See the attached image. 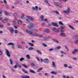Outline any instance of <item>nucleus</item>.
Returning <instances> with one entry per match:
<instances>
[{
	"instance_id": "nucleus-45",
	"label": "nucleus",
	"mask_w": 78,
	"mask_h": 78,
	"mask_svg": "<svg viewBox=\"0 0 78 78\" xmlns=\"http://www.w3.org/2000/svg\"><path fill=\"white\" fill-rule=\"evenodd\" d=\"M65 48L66 49L67 51H69V48H68L66 46H65Z\"/></svg>"
},
{
	"instance_id": "nucleus-52",
	"label": "nucleus",
	"mask_w": 78,
	"mask_h": 78,
	"mask_svg": "<svg viewBox=\"0 0 78 78\" xmlns=\"http://www.w3.org/2000/svg\"><path fill=\"white\" fill-rule=\"evenodd\" d=\"M19 33L20 35H24V34H23L22 32H19Z\"/></svg>"
},
{
	"instance_id": "nucleus-35",
	"label": "nucleus",
	"mask_w": 78,
	"mask_h": 78,
	"mask_svg": "<svg viewBox=\"0 0 78 78\" xmlns=\"http://www.w3.org/2000/svg\"><path fill=\"white\" fill-rule=\"evenodd\" d=\"M28 44H29V45H30V46H31V47H33V46H34V44H32V43H28Z\"/></svg>"
},
{
	"instance_id": "nucleus-53",
	"label": "nucleus",
	"mask_w": 78,
	"mask_h": 78,
	"mask_svg": "<svg viewBox=\"0 0 78 78\" xmlns=\"http://www.w3.org/2000/svg\"><path fill=\"white\" fill-rule=\"evenodd\" d=\"M56 29L55 28H54L52 29L53 31H55L56 30Z\"/></svg>"
},
{
	"instance_id": "nucleus-40",
	"label": "nucleus",
	"mask_w": 78,
	"mask_h": 78,
	"mask_svg": "<svg viewBox=\"0 0 78 78\" xmlns=\"http://www.w3.org/2000/svg\"><path fill=\"white\" fill-rule=\"evenodd\" d=\"M0 28H4V26L3 24H0Z\"/></svg>"
},
{
	"instance_id": "nucleus-19",
	"label": "nucleus",
	"mask_w": 78,
	"mask_h": 78,
	"mask_svg": "<svg viewBox=\"0 0 78 78\" xmlns=\"http://www.w3.org/2000/svg\"><path fill=\"white\" fill-rule=\"evenodd\" d=\"M8 20V19H5L2 20V22L3 23H5V22H7Z\"/></svg>"
},
{
	"instance_id": "nucleus-50",
	"label": "nucleus",
	"mask_w": 78,
	"mask_h": 78,
	"mask_svg": "<svg viewBox=\"0 0 78 78\" xmlns=\"http://www.w3.org/2000/svg\"><path fill=\"white\" fill-rule=\"evenodd\" d=\"M23 60H24V58H21L20 59V61H23Z\"/></svg>"
},
{
	"instance_id": "nucleus-10",
	"label": "nucleus",
	"mask_w": 78,
	"mask_h": 78,
	"mask_svg": "<svg viewBox=\"0 0 78 78\" xmlns=\"http://www.w3.org/2000/svg\"><path fill=\"white\" fill-rule=\"evenodd\" d=\"M9 31L11 33L13 34L14 33V29L13 28H10L9 29Z\"/></svg>"
},
{
	"instance_id": "nucleus-30",
	"label": "nucleus",
	"mask_w": 78,
	"mask_h": 78,
	"mask_svg": "<svg viewBox=\"0 0 78 78\" xmlns=\"http://www.w3.org/2000/svg\"><path fill=\"white\" fill-rule=\"evenodd\" d=\"M52 66H53V67H56V65H55V63L54 62H52Z\"/></svg>"
},
{
	"instance_id": "nucleus-31",
	"label": "nucleus",
	"mask_w": 78,
	"mask_h": 78,
	"mask_svg": "<svg viewBox=\"0 0 78 78\" xmlns=\"http://www.w3.org/2000/svg\"><path fill=\"white\" fill-rule=\"evenodd\" d=\"M54 12H55L57 14H59V12H58V11H57V10L54 11Z\"/></svg>"
},
{
	"instance_id": "nucleus-24",
	"label": "nucleus",
	"mask_w": 78,
	"mask_h": 78,
	"mask_svg": "<svg viewBox=\"0 0 78 78\" xmlns=\"http://www.w3.org/2000/svg\"><path fill=\"white\" fill-rule=\"evenodd\" d=\"M17 47L18 48H20L21 49H22V46L21 45H20L19 44H18L17 45Z\"/></svg>"
},
{
	"instance_id": "nucleus-15",
	"label": "nucleus",
	"mask_w": 78,
	"mask_h": 78,
	"mask_svg": "<svg viewBox=\"0 0 78 78\" xmlns=\"http://www.w3.org/2000/svg\"><path fill=\"white\" fill-rule=\"evenodd\" d=\"M60 35L61 36H62L63 37H65L66 36V34L65 33H61Z\"/></svg>"
},
{
	"instance_id": "nucleus-17",
	"label": "nucleus",
	"mask_w": 78,
	"mask_h": 78,
	"mask_svg": "<svg viewBox=\"0 0 78 78\" xmlns=\"http://www.w3.org/2000/svg\"><path fill=\"white\" fill-rule=\"evenodd\" d=\"M36 52L37 53H39L40 55H42V52L40 50H36Z\"/></svg>"
},
{
	"instance_id": "nucleus-39",
	"label": "nucleus",
	"mask_w": 78,
	"mask_h": 78,
	"mask_svg": "<svg viewBox=\"0 0 78 78\" xmlns=\"http://www.w3.org/2000/svg\"><path fill=\"white\" fill-rule=\"evenodd\" d=\"M9 61L10 62V64H11L12 65V60L11 59H10Z\"/></svg>"
},
{
	"instance_id": "nucleus-23",
	"label": "nucleus",
	"mask_w": 78,
	"mask_h": 78,
	"mask_svg": "<svg viewBox=\"0 0 78 78\" xmlns=\"http://www.w3.org/2000/svg\"><path fill=\"white\" fill-rule=\"evenodd\" d=\"M18 23L19 25H22V22L20 20H19Z\"/></svg>"
},
{
	"instance_id": "nucleus-3",
	"label": "nucleus",
	"mask_w": 78,
	"mask_h": 78,
	"mask_svg": "<svg viewBox=\"0 0 78 78\" xmlns=\"http://www.w3.org/2000/svg\"><path fill=\"white\" fill-rule=\"evenodd\" d=\"M33 18L32 17H30L29 16H27V19H26V21L27 22H30V20H32V21H33V20H34Z\"/></svg>"
},
{
	"instance_id": "nucleus-56",
	"label": "nucleus",
	"mask_w": 78,
	"mask_h": 78,
	"mask_svg": "<svg viewBox=\"0 0 78 78\" xmlns=\"http://www.w3.org/2000/svg\"><path fill=\"white\" fill-rule=\"evenodd\" d=\"M18 67H19V68H21V67H22V66H20L19 64V65H18Z\"/></svg>"
},
{
	"instance_id": "nucleus-38",
	"label": "nucleus",
	"mask_w": 78,
	"mask_h": 78,
	"mask_svg": "<svg viewBox=\"0 0 78 78\" xmlns=\"http://www.w3.org/2000/svg\"><path fill=\"white\" fill-rule=\"evenodd\" d=\"M42 45H43V46H44V47H47V44H46L45 43H42Z\"/></svg>"
},
{
	"instance_id": "nucleus-63",
	"label": "nucleus",
	"mask_w": 78,
	"mask_h": 78,
	"mask_svg": "<svg viewBox=\"0 0 78 78\" xmlns=\"http://www.w3.org/2000/svg\"><path fill=\"white\" fill-rule=\"evenodd\" d=\"M3 1L4 3L5 4H6L7 3H6V0H4Z\"/></svg>"
},
{
	"instance_id": "nucleus-42",
	"label": "nucleus",
	"mask_w": 78,
	"mask_h": 78,
	"mask_svg": "<svg viewBox=\"0 0 78 78\" xmlns=\"http://www.w3.org/2000/svg\"><path fill=\"white\" fill-rule=\"evenodd\" d=\"M22 70L23 72H24V73H28V72H27L24 69H22Z\"/></svg>"
},
{
	"instance_id": "nucleus-8",
	"label": "nucleus",
	"mask_w": 78,
	"mask_h": 78,
	"mask_svg": "<svg viewBox=\"0 0 78 78\" xmlns=\"http://www.w3.org/2000/svg\"><path fill=\"white\" fill-rule=\"evenodd\" d=\"M43 62H44V63H46V64H47V63L49 62V60L47 58L43 60Z\"/></svg>"
},
{
	"instance_id": "nucleus-25",
	"label": "nucleus",
	"mask_w": 78,
	"mask_h": 78,
	"mask_svg": "<svg viewBox=\"0 0 78 78\" xmlns=\"http://www.w3.org/2000/svg\"><path fill=\"white\" fill-rule=\"evenodd\" d=\"M42 69H43V68H41L37 70V72H40V71H41V70H42Z\"/></svg>"
},
{
	"instance_id": "nucleus-37",
	"label": "nucleus",
	"mask_w": 78,
	"mask_h": 78,
	"mask_svg": "<svg viewBox=\"0 0 78 78\" xmlns=\"http://www.w3.org/2000/svg\"><path fill=\"white\" fill-rule=\"evenodd\" d=\"M14 33L16 34H17V33H19V31H17V30H15L14 31Z\"/></svg>"
},
{
	"instance_id": "nucleus-21",
	"label": "nucleus",
	"mask_w": 78,
	"mask_h": 78,
	"mask_svg": "<svg viewBox=\"0 0 78 78\" xmlns=\"http://www.w3.org/2000/svg\"><path fill=\"white\" fill-rule=\"evenodd\" d=\"M14 45V44L11 42L7 44L8 45Z\"/></svg>"
},
{
	"instance_id": "nucleus-58",
	"label": "nucleus",
	"mask_w": 78,
	"mask_h": 78,
	"mask_svg": "<svg viewBox=\"0 0 78 78\" xmlns=\"http://www.w3.org/2000/svg\"><path fill=\"white\" fill-rule=\"evenodd\" d=\"M55 32H56V33H58L59 31V30H58L56 29L55 31Z\"/></svg>"
},
{
	"instance_id": "nucleus-9",
	"label": "nucleus",
	"mask_w": 78,
	"mask_h": 78,
	"mask_svg": "<svg viewBox=\"0 0 78 78\" xmlns=\"http://www.w3.org/2000/svg\"><path fill=\"white\" fill-rule=\"evenodd\" d=\"M51 24L53 26H54V27H59V26H58V24L56 23H52Z\"/></svg>"
},
{
	"instance_id": "nucleus-28",
	"label": "nucleus",
	"mask_w": 78,
	"mask_h": 78,
	"mask_svg": "<svg viewBox=\"0 0 78 78\" xmlns=\"http://www.w3.org/2000/svg\"><path fill=\"white\" fill-rule=\"evenodd\" d=\"M30 72L32 73H36V72L34 70H30Z\"/></svg>"
},
{
	"instance_id": "nucleus-46",
	"label": "nucleus",
	"mask_w": 78,
	"mask_h": 78,
	"mask_svg": "<svg viewBox=\"0 0 78 78\" xmlns=\"http://www.w3.org/2000/svg\"><path fill=\"white\" fill-rule=\"evenodd\" d=\"M73 60H75V61H76V60H77V59H78V58L74 57V58H73Z\"/></svg>"
},
{
	"instance_id": "nucleus-34",
	"label": "nucleus",
	"mask_w": 78,
	"mask_h": 78,
	"mask_svg": "<svg viewBox=\"0 0 78 78\" xmlns=\"http://www.w3.org/2000/svg\"><path fill=\"white\" fill-rule=\"evenodd\" d=\"M60 53L61 54H64L65 55H66V53H65L64 51H61Z\"/></svg>"
},
{
	"instance_id": "nucleus-41",
	"label": "nucleus",
	"mask_w": 78,
	"mask_h": 78,
	"mask_svg": "<svg viewBox=\"0 0 78 78\" xmlns=\"http://www.w3.org/2000/svg\"><path fill=\"white\" fill-rule=\"evenodd\" d=\"M53 40L54 41H55V42H56L57 43H59V41H58V40H56L54 39Z\"/></svg>"
},
{
	"instance_id": "nucleus-14",
	"label": "nucleus",
	"mask_w": 78,
	"mask_h": 78,
	"mask_svg": "<svg viewBox=\"0 0 78 78\" xmlns=\"http://www.w3.org/2000/svg\"><path fill=\"white\" fill-rule=\"evenodd\" d=\"M78 52V50L77 49H74V51H73V52H72V53L73 54H75L76 52Z\"/></svg>"
},
{
	"instance_id": "nucleus-6",
	"label": "nucleus",
	"mask_w": 78,
	"mask_h": 78,
	"mask_svg": "<svg viewBox=\"0 0 78 78\" xmlns=\"http://www.w3.org/2000/svg\"><path fill=\"white\" fill-rule=\"evenodd\" d=\"M6 51V53L7 56L8 57H10L11 55H10V53H9V51L7 49H5Z\"/></svg>"
},
{
	"instance_id": "nucleus-36",
	"label": "nucleus",
	"mask_w": 78,
	"mask_h": 78,
	"mask_svg": "<svg viewBox=\"0 0 78 78\" xmlns=\"http://www.w3.org/2000/svg\"><path fill=\"white\" fill-rule=\"evenodd\" d=\"M33 49H34V48L32 47H30L28 48L29 50H33Z\"/></svg>"
},
{
	"instance_id": "nucleus-22",
	"label": "nucleus",
	"mask_w": 78,
	"mask_h": 78,
	"mask_svg": "<svg viewBox=\"0 0 78 78\" xmlns=\"http://www.w3.org/2000/svg\"><path fill=\"white\" fill-rule=\"evenodd\" d=\"M32 31L34 33H37V32H38V30L37 29H33Z\"/></svg>"
},
{
	"instance_id": "nucleus-43",
	"label": "nucleus",
	"mask_w": 78,
	"mask_h": 78,
	"mask_svg": "<svg viewBox=\"0 0 78 78\" xmlns=\"http://www.w3.org/2000/svg\"><path fill=\"white\" fill-rule=\"evenodd\" d=\"M59 23L60 24V25H64L63 23H62V22L61 21L59 22Z\"/></svg>"
},
{
	"instance_id": "nucleus-18",
	"label": "nucleus",
	"mask_w": 78,
	"mask_h": 78,
	"mask_svg": "<svg viewBox=\"0 0 78 78\" xmlns=\"http://www.w3.org/2000/svg\"><path fill=\"white\" fill-rule=\"evenodd\" d=\"M61 48V47L59 46H58L56 47H55V50H59Z\"/></svg>"
},
{
	"instance_id": "nucleus-7",
	"label": "nucleus",
	"mask_w": 78,
	"mask_h": 78,
	"mask_svg": "<svg viewBox=\"0 0 78 78\" xmlns=\"http://www.w3.org/2000/svg\"><path fill=\"white\" fill-rule=\"evenodd\" d=\"M55 5H58V6L59 8H62V5L60 3L57 2H55Z\"/></svg>"
},
{
	"instance_id": "nucleus-33",
	"label": "nucleus",
	"mask_w": 78,
	"mask_h": 78,
	"mask_svg": "<svg viewBox=\"0 0 78 78\" xmlns=\"http://www.w3.org/2000/svg\"><path fill=\"white\" fill-rule=\"evenodd\" d=\"M3 55V52L1 49H0V56H2Z\"/></svg>"
},
{
	"instance_id": "nucleus-12",
	"label": "nucleus",
	"mask_w": 78,
	"mask_h": 78,
	"mask_svg": "<svg viewBox=\"0 0 78 78\" xmlns=\"http://www.w3.org/2000/svg\"><path fill=\"white\" fill-rule=\"evenodd\" d=\"M38 9V7L37 6H35V7H33L32 8V9L33 10H36V11H37V9Z\"/></svg>"
},
{
	"instance_id": "nucleus-20",
	"label": "nucleus",
	"mask_w": 78,
	"mask_h": 78,
	"mask_svg": "<svg viewBox=\"0 0 78 78\" xmlns=\"http://www.w3.org/2000/svg\"><path fill=\"white\" fill-rule=\"evenodd\" d=\"M52 74H54V75H56L57 74V72H55V71H52L50 72Z\"/></svg>"
},
{
	"instance_id": "nucleus-32",
	"label": "nucleus",
	"mask_w": 78,
	"mask_h": 78,
	"mask_svg": "<svg viewBox=\"0 0 78 78\" xmlns=\"http://www.w3.org/2000/svg\"><path fill=\"white\" fill-rule=\"evenodd\" d=\"M13 15L14 17H17V13H13Z\"/></svg>"
},
{
	"instance_id": "nucleus-48",
	"label": "nucleus",
	"mask_w": 78,
	"mask_h": 78,
	"mask_svg": "<svg viewBox=\"0 0 78 78\" xmlns=\"http://www.w3.org/2000/svg\"><path fill=\"white\" fill-rule=\"evenodd\" d=\"M2 15V10H0V16H1Z\"/></svg>"
},
{
	"instance_id": "nucleus-49",
	"label": "nucleus",
	"mask_w": 78,
	"mask_h": 78,
	"mask_svg": "<svg viewBox=\"0 0 78 78\" xmlns=\"http://www.w3.org/2000/svg\"><path fill=\"white\" fill-rule=\"evenodd\" d=\"M31 64L32 66H35V64L33 63H31Z\"/></svg>"
},
{
	"instance_id": "nucleus-11",
	"label": "nucleus",
	"mask_w": 78,
	"mask_h": 78,
	"mask_svg": "<svg viewBox=\"0 0 78 78\" xmlns=\"http://www.w3.org/2000/svg\"><path fill=\"white\" fill-rule=\"evenodd\" d=\"M33 23H30L28 25V28H33Z\"/></svg>"
},
{
	"instance_id": "nucleus-64",
	"label": "nucleus",
	"mask_w": 78,
	"mask_h": 78,
	"mask_svg": "<svg viewBox=\"0 0 78 78\" xmlns=\"http://www.w3.org/2000/svg\"><path fill=\"white\" fill-rule=\"evenodd\" d=\"M24 16V14H22V16H21V18H23V17Z\"/></svg>"
},
{
	"instance_id": "nucleus-16",
	"label": "nucleus",
	"mask_w": 78,
	"mask_h": 78,
	"mask_svg": "<svg viewBox=\"0 0 78 78\" xmlns=\"http://www.w3.org/2000/svg\"><path fill=\"white\" fill-rule=\"evenodd\" d=\"M44 30H45V31H46V33H50V30L48 29L45 28V29H44Z\"/></svg>"
},
{
	"instance_id": "nucleus-59",
	"label": "nucleus",
	"mask_w": 78,
	"mask_h": 78,
	"mask_svg": "<svg viewBox=\"0 0 78 78\" xmlns=\"http://www.w3.org/2000/svg\"><path fill=\"white\" fill-rule=\"evenodd\" d=\"M48 27H51V25L50 24H48Z\"/></svg>"
},
{
	"instance_id": "nucleus-5",
	"label": "nucleus",
	"mask_w": 78,
	"mask_h": 78,
	"mask_svg": "<svg viewBox=\"0 0 78 78\" xmlns=\"http://www.w3.org/2000/svg\"><path fill=\"white\" fill-rule=\"evenodd\" d=\"M44 16H43L42 15H41V21H43V20H44V22H48V20H47V19L46 18L44 19Z\"/></svg>"
},
{
	"instance_id": "nucleus-44",
	"label": "nucleus",
	"mask_w": 78,
	"mask_h": 78,
	"mask_svg": "<svg viewBox=\"0 0 78 78\" xmlns=\"http://www.w3.org/2000/svg\"><path fill=\"white\" fill-rule=\"evenodd\" d=\"M13 68H14V69H17V65H15L13 67Z\"/></svg>"
},
{
	"instance_id": "nucleus-54",
	"label": "nucleus",
	"mask_w": 78,
	"mask_h": 78,
	"mask_svg": "<svg viewBox=\"0 0 78 78\" xmlns=\"http://www.w3.org/2000/svg\"><path fill=\"white\" fill-rule=\"evenodd\" d=\"M64 66L65 67H67L68 66V65L67 64H65L64 65Z\"/></svg>"
},
{
	"instance_id": "nucleus-47",
	"label": "nucleus",
	"mask_w": 78,
	"mask_h": 78,
	"mask_svg": "<svg viewBox=\"0 0 78 78\" xmlns=\"http://www.w3.org/2000/svg\"><path fill=\"white\" fill-rule=\"evenodd\" d=\"M36 59H37V60L38 61H40V60L39 59L38 57H36Z\"/></svg>"
},
{
	"instance_id": "nucleus-29",
	"label": "nucleus",
	"mask_w": 78,
	"mask_h": 78,
	"mask_svg": "<svg viewBox=\"0 0 78 78\" xmlns=\"http://www.w3.org/2000/svg\"><path fill=\"white\" fill-rule=\"evenodd\" d=\"M69 28H70L72 29V30H74V28H73V27H72V26H71V25H69Z\"/></svg>"
},
{
	"instance_id": "nucleus-27",
	"label": "nucleus",
	"mask_w": 78,
	"mask_h": 78,
	"mask_svg": "<svg viewBox=\"0 0 78 78\" xmlns=\"http://www.w3.org/2000/svg\"><path fill=\"white\" fill-rule=\"evenodd\" d=\"M22 66H23V67H24L25 68H26V69H27L28 66H27L25 64H22Z\"/></svg>"
},
{
	"instance_id": "nucleus-51",
	"label": "nucleus",
	"mask_w": 78,
	"mask_h": 78,
	"mask_svg": "<svg viewBox=\"0 0 78 78\" xmlns=\"http://www.w3.org/2000/svg\"><path fill=\"white\" fill-rule=\"evenodd\" d=\"M53 50H54V49L53 48H50L49 49V51H53Z\"/></svg>"
},
{
	"instance_id": "nucleus-4",
	"label": "nucleus",
	"mask_w": 78,
	"mask_h": 78,
	"mask_svg": "<svg viewBox=\"0 0 78 78\" xmlns=\"http://www.w3.org/2000/svg\"><path fill=\"white\" fill-rule=\"evenodd\" d=\"M63 12H64V13H65V14H69V12H70V9L68 8L67 10L63 11Z\"/></svg>"
},
{
	"instance_id": "nucleus-26",
	"label": "nucleus",
	"mask_w": 78,
	"mask_h": 78,
	"mask_svg": "<svg viewBox=\"0 0 78 78\" xmlns=\"http://www.w3.org/2000/svg\"><path fill=\"white\" fill-rule=\"evenodd\" d=\"M26 57L28 59H29L30 58V55H26Z\"/></svg>"
},
{
	"instance_id": "nucleus-57",
	"label": "nucleus",
	"mask_w": 78,
	"mask_h": 78,
	"mask_svg": "<svg viewBox=\"0 0 78 78\" xmlns=\"http://www.w3.org/2000/svg\"><path fill=\"white\" fill-rule=\"evenodd\" d=\"M44 75H45V76H48V73H44Z\"/></svg>"
},
{
	"instance_id": "nucleus-62",
	"label": "nucleus",
	"mask_w": 78,
	"mask_h": 78,
	"mask_svg": "<svg viewBox=\"0 0 78 78\" xmlns=\"http://www.w3.org/2000/svg\"><path fill=\"white\" fill-rule=\"evenodd\" d=\"M39 37H41V38H42V37H43V38H44L43 37V35H40L39 36Z\"/></svg>"
},
{
	"instance_id": "nucleus-55",
	"label": "nucleus",
	"mask_w": 78,
	"mask_h": 78,
	"mask_svg": "<svg viewBox=\"0 0 78 78\" xmlns=\"http://www.w3.org/2000/svg\"><path fill=\"white\" fill-rule=\"evenodd\" d=\"M44 2L48 4V1L47 0H45L44 1Z\"/></svg>"
},
{
	"instance_id": "nucleus-60",
	"label": "nucleus",
	"mask_w": 78,
	"mask_h": 78,
	"mask_svg": "<svg viewBox=\"0 0 78 78\" xmlns=\"http://www.w3.org/2000/svg\"><path fill=\"white\" fill-rule=\"evenodd\" d=\"M5 14H6V15H8V14H9V13L6 12H5Z\"/></svg>"
},
{
	"instance_id": "nucleus-1",
	"label": "nucleus",
	"mask_w": 78,
	"mask_h": 78,
	"mask_svg": "<svg viewBox=\"0 0 78 78\" xmlns=\"http://www.w3.org/2000/svg\"><path fill=\"white\" fill-rule=\"evenodd\" d=\"M26 31L28 33V34H32V36H39V34L36 33H34L33 34V32L31 31H29L28 30H26Z\"/></svg>"
},
{
	"instance_id": "nucleus-13",
	"label": "nucleus",
	"mask_w": 78,
	"mask_h": 78,
	"mask_svg": "<svg viewBox=\"0 0 78 78\" xmlns=\"http://www.w3.org/2000/svg\"><path fill=\"white\" fill-rule=\"evenodd\" d=\"M22 78H30V76L27 75H26L25 76H22L21 77Z\"/></svg>"
},
{
	"instance_id": "nucleus-2",
	"label": "nucleus",
	"mask_w": 78,
	"mask_h": 78,
	"mask_svg": "<svg viewBox=\"0 0 78 78\" xmlns=\"http://www.w3.org/2000/svg\"><path fill=\"white\" fill-rule=\"evenodd\" d=\"M75 43L76 45H78V35H76L75 36Z\"/></svg>"
},
{
	"instance_id": "nucleus-61",
	"label": "nucleus",
	"mask_w": 78,
	"mask_h": 78,
	"mask_svg": "<svg viewBox=\"0 0 78 78\" xmlns=\"http://www.w3.org/2000/svg\"><path fill=\"white\" fill-rule=\"evenodd\" d=\"M2 77L3 78H6V76H5L4 75H2Z\"/></svg>"
}]
</instances>
